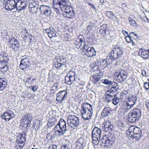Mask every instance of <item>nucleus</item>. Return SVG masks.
I'll use <instances>...</instances> for the list:
<instances>
[{
	"label": "nucleus",
	"instance_id": "obj_1",
	"mask_svg": "<svg viewBox=\"0 0 149 149\" xmlns=\"http://www.w3.org/2000/svg\"><path fill=\"white\" fill-rule=\"evenodd\" d=\"M69 3L68 0H53V8L57 13L60 14Z\"/></svg>",
	"mask_w": 149,
	"mask_h": 149
},
{
	"label": "nucleus",
	"instance_id": "obj_2",
	"mask_svg": "<svg viewBox=\"0 0 149 149\" xmlns=\"http://www.w3.org/2000/svg\"><path fill=\"white\" fill-rule=\"evenodd\" d=\"M55 130L58 133V135L62 136L69 130V127L68 126H67L65 121L63 119H61L58 124L55 126Z\"/></svg>",
	"mask_w": 149,
	"mask_h": 149
},
{
	"label": "nucleus",
	"instance_id": "obj_3",
	"mask_svg": "<svg viewBox=\"0 0 149 149\" xmlns=\"http://www.w3.org/2000/svg\"><path fill=\"white\" fill-rule=\"evenodd\" d=\"M123 54L122 49L120 47L114 48L109 54L107 58L115 61L116 60L121 58Z\"/></svg>",
	"mask_w": 149,
	"mask_h": 149
},
{
	"label": "nucleus",
	"instance_id": "obj_4",
	"mask_svg": "<svg viewBox=\"0 0 149 149\" xmlns=\"http://www.w3.org/2000/svg\"><path fill=\"white\" fill-rule=\"evenodd\" d=\"M128 135L130 136L132 139H139L141 136V130L138 127L134 126H131L127 132Z\"/></svg>",
	"mask_w": 149,
	"mask_h": 149
},
{
	"label": "nucleus",
	"instance_id": "obj_5",
	"mask_svg": "<svg viewBox=\"0 0 149 149\" xmlns=\"http://www.w3.org/2000/svg\"><path fill=\"white\" fill-rule=\"evenodd\" d=\"M101 130L97 127H95L92 131V137L93 144L97 145L99 143L101 136Z\"/></svg>",
	"mask_w": 149,
	"mask_h": 149
},
{
	"label": "nucleus",
	"instance_id": "obj_6",
	"mask_svg": "<svg viewBox=\"0 0 149 149\" xmlns=\"http://www.w3.org/2000/svg\"><path fill=\"white\" fill-rule=\"evenodd\" d=\"M67 123L68 125L71 127L74 128L78 127L79 125V120L76 116L70 115L67 118Z\"/></svg>",
	"mask_w": 149,
	"mask_h": 149
},
{
	"label": "nucleus",
	"instance_id": "obj_7",
	"mask_svg": "<svg viewBox=\"0 0 149 149\" xmlns=\"http://www.w3.org/2000/svg\"><path fill=\"white\" fill-rule=\"evenodd\" d=\"M83 48L84 52V54L87 57H92L96 54L95 50L93 47H90L88 46V44H84Z\"/></svg>",
	"mask_w": 149,
	"mask_h": 149
},
{
	"label": "nucleus",
	"instance_id": "obj_8",
	"mask_svg": "<svg viewBox=\"0 0 149 149\" xmlns=\"http://www.w3.org/2000/svg\"><path fill=\"white\" fill-rule=\"evenodd\" d=\"M118 72H115L117 76V81L120 83L124 82L127 79L128 75L127 72L124 70H121L117 74Z\"/></svg>",
	"mask_w": 149,
	"mask_h": 149
},
{
	"label": "nucleus",
	"instance_id": "obj_9",
	"mask_svg": "<svg viewBox=\"0 0 149 149\" xmlns=\"http://www.w3.org/2000/svg\"><path fill=\"white\" fill-rule=\"evenodd\" d=\"M69 4L65 7V9L63 10H65V11L63 13V16L69 19L72 18L74 17L75 13L72 9V8L69 6Z\"/></svg>",
	"mask_w": 149,
	"mask_h": 149
},
{
	"label": "nucleus",
	"instance_id": "obj_10",
	"mask_svg": "<svg viewBox=\"0 0 149 149\" xmlns=\"http://www.w3.org/2000/svg\"><path fill=\"white\" fill-rule=\"evenodd\" d=\"M3 3L5 5L6 9L11 10L16 8V1L15 0H4Z\"/></svg>",
	"mask_w": 149,
	"mask_h": 149
},
{
	"label": "nucleus",
	"instance_id": "obj_11",
	"mask_svg": "<svg viewBox=\"0 0 149 149\" xmlns=\"http://www.w3.org/2000/svg\"><path fill=\"white\" fill-rule=\"evenodd\" d=\"M31 59L29 57H26L22 59L19 65V68L22 70H26V68L28 67L31 64Z\"/></svg>",
	"mask_w": 149,
	"mask_h": 149
},
{
	"label": "nucleus",
	"instance_id": "obj_12",
	"mask_svg": "<svg viewBox=\"0 0 149 149\" xmlns=\"http://www.w3.org/2000/svg\"><path fill=\"white\" fill-rule=\"evenodd\" d=\"M14 116L13 112L10 110H7L6 112L2 113L1 115V118L6 121H8L12 119Z\"/></svg>",
	"mask_w": 149,
	"mask_h": 149
},
{
	"label": "nucleus",
	"instance_id": "obj_13",
	"mask_svg": "<svg viewBox=\"0 0 149 149\" xmlns=\"http://www.w3.org/2000/svg\"><path fill=\"white\" fill-rule=\"evenodd\" d=\"M39 10L41 14H44L47 16H49L51 15V9L49 6L44 5L40 6Z\"/></svg>",
	"mask_w": 149,
	"mask_h": 149
},
{
	"label": "nucleus",
	"instance_id": "obj_14",
	"mask_svg": "<svg viewBox=\"0 0 149 149\" xmlns=\"http://www.w3.org/2000/svg\"><path fill=\"white\" fill-rule=\"evenodd\" d=\"M67 95V93L65 90L59 92L56 95V100L57 103H59L63 102Z\"/></svg>",
	"mask_w": 149,
	"mask_h": 149
},
{
	"label": "nucleus",
	"instance_id": "obj_15",
	"mask_svg": "<svg viewBox=\"0 0 149 149\" xmlns=\"http://www.w3.org/2000/svg\"><path fill=\"white\" fill-rule=\"evenodd\" d=\"M32 118V116L31 114L28 113L25 114L21 120V123L24 125L23 126H25V125L26 127H28V125L30 123Z\"/></svg>",
	"mask_w": 149,
	"mask_h": 149
},
{
	"label": "nucleus",
	"instance_id": "obj_16",
	"mask_svg": "<svg viewBox=\"0 0 149 149\" xmlns=\"http://www.w3.org/2000/svg\"><path fill=\"white\" fill-rule=\"evenodd\" d=\"M27 6L26 3L22 0H17L16 1V8L17 10L21 11L26 8Z\"/></svg>",
	"mask_w": 149,
	"mask_h": 149
},
{
	"label": "nucleus",
	"instance_id": "obj_17",
	"mask_svg": "<svg viewBox=\"0 0 149 149\" xmlns=\"http://www.w3.org/2000/svg\"><path fill=\"white\" fill-rule=\"evenodd\" d=\"M92 113V109H91L90 110H87L86 111H82L81 112L82 117L85 120H88L91 118Z\"/></svg>",
	"mask_w": 149,
	"mask_h": 149
},
{
	"label": "nucleus",
	"instance_id": "obj_18",
	"mask_svg": "<svg viewBox=\"0 0 149 149\" xmlns=\"http://www.w3.org/2000/svg\"><path fill=\"white\" fill-rule=\"evenodd\" d=\"M9 60L8 54L4 52H0V62L7 63Z\"/></svg>",
	"mask_w": 149,
	"mask_h": 149
},
{
	"label": "nucleus",
	"instance_id": "obj_19",
	"mask_svg": "<svg viewBox=\"0 0 149 149\" xmlns=\"http://www.w3.org/2000/svg\"><path fill=\"white\" fill-rule=\"evenodd\" d=\"M137 100L136 96L133 95L129 97L127 99L128 104L131 105V107H133L135 104Z\"/></svg>",
	"mask_w": 149,
	"mask_h": 149
},
{
	"label": "nucleus",
	"instance_id": "obj_20",
	"mask_svg": "<svg viewBox=\"0 0 149 149\" xmlns=\"http://www.w3.org/2000/svg\"><path fill=\"white\" fill-rule=\"evenodd\" d=\"M107 138L106 135H104L102 137L101 141L102 143H104L105 144L104 146H107L108 147H110L112 146L113 144L110 141L107 139Z\"/></svg>",
	"mask_w": 149,
	"mask_h": 149
},
{
	"label": "nucleus",
	"instance_id": "obj_21",
	"mask_svg": "<svg viewBox=\"0 0 149 149\" xmlns=\"http://www.w3.org/2000/svg\"><path fill=\"white\" fill-rule=\"evenodd\" d=\"M7 85V81L4 78H0V91H2Z\"/></svg>",
	"mask_w": 149,
	"mask_h": 149
},
{
	"label": "nucleus",
	"instance_id": "obj_22",
	"mask_svg": "<svg viewBox=\"0 0 149 149\" xmlns=\"http://www.w3.org/2000/svg\"><path fill=\"white\" fill-rule=\"evenodd\" d=\"M131 113L132 114L133 116L136 117L138 120L141 116V111L139 109H135L132 111Z\"/></svg>",
	"mask_w": 149,
	"mask_h": 149
},
{
	"label": "nucleus",
	"instance_id": "obj_23",
	"mask_svg": "<svg viewBox=\"0 0 149 149\" xmlns=\"http://www.w3.org/2000/svg\"><path fill=\"white\" fill-rule=\"evenodd\" d=\"M139 55L144 58H148L149 55L147 51L144 49H140L139 52Z\"/></svg>",
	"mask_w": 149,
	"mask_h": 149
},
{
	"label": "nucleus",
	"instance_id": "obj_24",
	"mask_svg": "<svg viewBox=\"0 0 149 149\" xmlns=\"http://www.w3.org/2000/svg\"><path fill=\"white\" fill-rule=\"evenodd\" d=\"M108 65V63L106 59H103V61L99 63L98 65V67L100 68L99 69L102 70H104L107 67Z\"/></svg>",
	"mask_w": 149,
	"mask_h": 149
},
{
	"label": "nucleus",
	"instance_id": "obj_25",
	"mask_svg": "<svg viewBox=\"0 0 149 149\" xmlns=\"http://www.w3.org/2000/svg\"><path fill=\"white\" fill-rule=\"evenodd\" d=\"M127 119L129 122L132 123L135 122L136 120H138L136 117L133 116V115L131 112L129 113Z\"/></svg>",
	"mask_w": 149,
	"mask_h": 149
},
{
	"label": "nucleus",
	"instance_id": "obj_26",
	"mask_svg": "<svg viewBox=\"0 0 149 149\" xmlns=\"http://www.w3.org/2000/svg\"><path fill=\"white\" fill-rule=\"evenodd\" d=\"M111 109L109 107L105 108L103 110L101 115L104 116H109L111 114Z\"/></svg>",
	"mask_w": 149,
	"mask_h": 149
},
{
	"label": "nucleus",
	"instance_id": "obj_27",
	"mask_svg": "<svg viewBox=\"0 0 149 149\" xmlns=\"http://www.w3.org/2000/svg\"><path fill=\"white\" fill-rule=\"evenodd\" d=\"M26 141V138L24 137H23L22 134H20L17 137V142L22 144H24Z\"/></svg>",
	"mask_w": 149,
	"mask_h": 149
},
{
	"label": "nucleus",
	"instance_id": "obj_28",
	"mask_svg": "<svg viewBox=\"0 0 149 149\" xmlns=\"http://www.w3.org/2000/svg\"><path fill=\"white\" fill-rule=\"evenodd\" d=\"M92 105L87 103H84L81 106L82 111H86L87 110H90L92 108Z\"/></svg>",
	"mask_w": 149,
	"mask_h": 149
},
{
	"label": "nucleus",
	"instance_id": "obj_29",
	"mask_svg": "<svg viewBox=\"0 0 149 149\" xmlns=\"http://www.w3.org/2000/svg\"><path fill=\"white\" fill-rule=\"evenodd\" d=\"M106 137L107 138V139L109 140L113 144L114 143L116 139V137L114 134L109 133L107 135H106Z\"/></svg>",
	"mask_w": 149,
	"mask_h": 149
},
{
	"label": "nucleus",
	"instance_id": "obj_30",
	"mask_svg": "<svg viewBox=\"0 0 149 149\" xmlns=\"http://www.w3.org/2000/svg\"><path fill=\"white\" fill-rule=\"evenodd\" d=\"M75 73L73 71H70L69 72L68 75H69L70 78V81L71 83V84L75 81Z\"/></svg>",
	"mask_w": 149,
	"mask_h": 149
},
{
	"label": "nucleus",
	"instance_id": "obj_31",
	"mask_svg": "<svg viewBox=\"0 0 149 149\" xmlns=\"http://www.w3.org/2000/svg\"><path fill=\"white\" fill-rule=\"evenodd\" d=\"M0 68L3 72H6L8 70L9 67L4 63H1L0 64Z\"/></svg>",
	"mask_w": 149,
	"mask_h": 149
},
{
	"label": "nucleus",
	"instance_id": "obj_32",
	"mask_svg": "<svg viewBox=\"0 0 149 149\" xmlns=\"http://www.w3.org/2000/svg\"><path fill=\"white\" fill-rule=\"evenodd\" d=\"M58 60L62 66L65 65L67 63V59L64 56L61 57Z\"/></svg>",
	"mask_w": 149,
	"mask_h": 149
},
{
	"label": "nucleus",
	"instance_id": "obj_33",
	"mask_svg": "<svg viewBox=\"0 0 149 149\" xmlns=\"http://www.w3.org/2000/svg\"><path fill=\"white\" fill-rule=\"evenodd\" d=\"M120 98L117 96L116 94H114L113 99L112 100L113 104L115 105H117L120 102Z\"/></svg>",
	"mask_w": 149,
	"mask_h": 149
},
{
	"label": "nucleus",
	"instance_id": "obj_34",
	"mask_svg": "<svg viewBox=\"0 0 149 149\" xmlns=\"http://www.w3.org/2000/svg\"><path fill=\"white\" fill-rule=\"evenodd\" d=\"M105 14L107 17L111 19H114L116 18L115 16L111 11H106Z\"/></svg>",
	"mask_w": 149,
	"mask_h": 149
},
{
	"label": "nucleus",
	"instance_id": "obj_35",
	"mask_svg": "<svg viewBox=\"0 0 149 149\" xmlns=\"http://www.w3.org/2000/svg\"><path fill=\"white\" fill-rule=\"evenodd\" d=\"M33 2H30L29 4V8H34L35 7H38V5L37 4L38 2L36 0H33Z\"/></svg>",
	"mask_w": 149,
	"mask_h": 149
},
{
	"label": "nucleus",
	"instance_id": "obj_36",
	"mask_svg": "<svg viewBox=\"0 0 149 149\" xmlns=\"http://www.w3.org/2000/svg\"><path fill=\"white\" fill-rule=\"evenodd\" d=\"M102 77V76L100 75H97L96 76H95L93 77V82L94 84H97L99 81L100 80V79Z\"/></svg>",
	"mask_w": 149,
	"mask_h": 149
},
{
	"label": "nucleus",
	"instance_id": "obj_37",
	"mask_svg": "<svg viewBox=\"0 0 149 149\" xmlns=\"http://www.w3.org/2000/svg\"><path fill=\"white\" fill-rule=\"evenodd\" d=\"M62 65H61L60 62L58 60L57 61H54L53 63V68H56L57 69H58L60 68L62 66Z\"/></svg>",
	"mask_w": 149,
	"mask_h": 149
},
{
	"label": "nucleus",
	"instance_id": "obj_38",
	"mask_svg": "<svg viewBox=\"0 0 149 149\" xmlns=\"http://www.w3.org/2000/svg\"><path fill=\"white\" fill-rule=\"evenodd\" d=\"M21 37L23 39H25L27 36H28L29 34L26 30H23L20 33Z\"/></svg>",
	"mask_w": 149,
	"mask_h": 149
},
{
	"label": "nucleus",
	"instance_id": "obj_39",
	"mask_svg": "<svg viewBox=\"0 0 149 149\" xmlns=\"http://www.w3.org/2000/svg\"><path fill=\"white\" fill-rule=\"evenodd\" d=\"M38 7H35L34 8H29V11L32 14L36 13L38 12Z\"/></svg>",
	"mask_w": 149,
	"mask_h": 149
},
{
	"label": "nucleus",
	"instance_id": "obj_40",
	"mask_svg": "<svg viewBox=\"0 0 149 149\" xmlns=\"http://www.w3.org/2000/svg\"><path fill=\"white\" fill-rule=\"evenodd\" d=\"M105 96L108 102H110L111 101H112L113 98L114 96V95H107L105 94Z\"/></svg>",
	"mask_w": 149,
	"mask_h": 149
},
{
	"label": "nucleus",
	"instance_id": "obj_41",
	"mask_svg": "<svg viewBox=\"0 0 149 149\" xmlns=\"http://www.w3.org/2000/svg\"><path fill=\"white\" fill-rule=\"evenodd\" d=\"M101 81L103 84L108 85H111L112 81H110L108 79H102L101 80Z\"/></svg>",
	"mask_w": 149,
	"mask_h": 149
},
{
	"label": "nucleus",
	"instance_id": "obj_42",
	"mask_svg": "<svg viewBox=\"0 0 149 149\" xmlns=\"http://www.w3.org/2000/svg\"><path fill=\"white\" fill-rule=\"evenodd\" d=\"M103 127H104V128H103V130L106 132L111 131L113 128V126H111L109 127L104 126Z\"/></svg>",
	"mask_w": 149,
	"mask_h": 149
},
{
	"label": "nucleus",
	"instance_id": "obj_43",
	"mask_svg": "<svg viewBox=\"0 0 149 149\" xmlns=\"http://www.w3.org/2000/svg\"><path fill=\"white\" fill-rule=\"evenodd\" d=\"M10 48H12L14 51L16 50L19 48V44L10 45Z\"/></svg>",
	"mask_w": 149,
	"mask_h": 149
},
{
	"label": "nucleus",
	"instance_id": "obj_44",
	"mask_svg": "<svg viewBox=\"0 0 149 149\" xmlns=\"http://www.w3.org/2000/svg\"><path fill=\"white\" fill-rule=\"evenodd\" d=\"M54 138V136L50 133L48 134L47 136V138L50 141L53 140Z\"/></svg>",
	"mask_w": 149,
	"mask_h": 149
},
{
	"label": "nucleus",
	"instance_id": "obj_45",
	"mask_svg": "<svg viewBox=\"0 0 149 149\" xmlns=\"http://www.w3.org/2000/svg\"><path fill=\"white\" fill-rule=\"evenodd\" d=\"M65 81L66 83L70 85L71 84V83L70 81V78L69 75H67L65 76Z\"/></svg>",
	"mask_w": 149,
	"mask_h": 149
},
{
	"label": "nucleus",
	"instance_id": "obj_46",
	"mask_svg": "<svg viewBox=\"0 0 149 149\" xmlns=\"http://www.w3.org/2000/svg\"><path fill=\"white\" fill-rule=\"evenodd\" d=\"M127 93V92L125 91L121 92L120 93V98L123 99L127 97L126 94Z\"/></svg>",
	"mask_w": 149,
	"mask_h": 149
},
{
	"label": "nucleus",
	"instance_id": "obj_47",
	"mask_svg": "<svg viewBox=\"0 0 149 149\" xmlns=\"http://www.w3.org/2000/svg\"><path fill=\"white\" fill-rule=\"evenodd\" d=\"M115 92H116L115 90H111V89H110L108 91L106 92L105 94L114 95L113 94Z\"/></svg>",
	"mask_w": 149,
	"mask_h": 149
},
{
	"label": "nucleus",
	"instance_id": "obj_48",
	"mask_svg": "<svg viewBox=\"0 0 149 149\" xmlns=\"http://www.w3.org/2000/svg\"><path fill=\"white\" fill-rule=\"evenodd\" d=\"M129 20L130 21V24L131 26H135L136 25V22L134 20H132L131 18L129 17Z\"/></svg>",
	"mask_w": 149,
	"mask_h": 149
},
{
	"label": "nucleus",
	"instance_id": "obj_49",
	"mask_svg": "<svg viewBox=\"0 0 149 149\" xmlns=\"http://www.w3.org/2000/svg\"><path fill=\"white\" fill-rule=\"evenodd\" d=\"M56 34L55 33V31H53V30L48 35L49 36L50 38H52L53 37H56Z\"/></svg>",
	"mask_w": 149,
	"mask_h": 149
},
{
	"label": "nucleus",
	"instance_id": "obj_50",
	"mask_svg": "<svg viewBox=\"0 0 149 149\" xmlns=\"http://www.w3.org/2000/svg\"><path fill=\"white\" fill-rule=\"evenodd\" d=\"M74 44L76 45V46L77 48H81V46L82 45V44L81 43H79V42H78L77 41H75L74 43Z\"/></svg>",
	"mask_w": 149,
	"mask_h": 149
},
{
	"label": "nucleus",
	"instance_id": "obj_51",
	"mask_svg": "<svg viewBox=\"0 0 149 149\" xmlns=\"http://www.w3.org/2000/svg\"><path fill=\"white\" fill-rule=\"evenodd\" d=\"M148 83L144 82V86L146 90L149 88V79H148Z\"/></svg>",
	"mask_w": 149,
	"mask_h": 149
},
{
	"label": "nucleus",
	"instance_id": "obj_52",
	"mask_svg": "<svg viewBox=\"0 0 149 149\" xmlns=\"http://www.w3.org/2000/svg\"><path fill=\"white\" fill-rule=\"evenodd\" d=\"M57 147L56 145H52L49 147L48 149H57Z\"/></svg>",
	"mask_w": 149,
	"mask_h": 149
},
{
	"label": "nucleus",
	"instance_id": "obj_53",
	"mask_svg": "<svg viewBox=\"0 0 149 149\" xmlns=\"http://www.w3.org/2000/svg\"><path fill=\"white\" fill-rule=\"evenodd\" d=\"M111 126H113L111 124V123H110V122L109 121H107L106 122L105 124H104V126H106L107 127H109Z\"/></svg>",
	"mask_w": 149,
	"mask_h": 149
},
{
	"label": "nucleus",
	"instance_id": "obj_54",
	"mask_svg": "<svg viewBox=\"0 0 149 149\" xmlns=\"http://www.w3.org/2000/svg\"><path fill=\"white\" fill-rule=\"evenodd\" d=\"M53 30V29L51 27L47 29H46V32L48 34V35L51 32H52V30Z\"/></svg>",
	"mask_w": 149,
	"mask_h": 149
},
{
	"label": "nucleus",
	"instance_id": "obj_55",
	"mask_svg": "<svg viewBox=\"0 0 149 149\" xmlns=\"http://www.w3.org/2000/svg\"><path fill=\"white\" fill-rule=\"evenodd\" d=\"M125 39L127 42L128 43L131 42V40H130V36H126L125 37Z\"/></svg>",
	"mask_w": 149,
	"mask_h": 149
},
{
	"label": "nucleus",
	"instance_id": "obj_56",
	"mask_svg": "<svg viewBox=\"0 0 149 149\" xmlns=\"http://www.w3.org/2000/svg\"><path fill=\"white\" fill-rule=\"evenodd\" d=\"M88 4L89 6H90L91 8L94 9L96 10V8L95 7L94 5L93 4L91 3H88Z\"/></svg>",
	"mask_w": 149,
	"mask_h": 149
},
{
	"label": "nucleus",
	"instance_id": "obj_57",
	"mask_svg": "<svg viewBox=\"0 0 149 149\" xmlns=\"http://www.w3.org/2000/svg\"><path fill=\"white\" fill-rule=\"evenodd\" d=\"M127 81L129 84H131L133 82V80L132 78H129Z\"/></svg>",
	"mask_w": 149,
	"mask_h": 149
},
{
	"label": "nucleus",
	"instance_id": "obj_58",
	"mask_svg": "<svg viewBox=\"0 0 149 149\" xmlns=\"http://www.w3.org/2000/svg\"><path fill=\"white\" fill-rule=\"evenodd\" d=\"M142 19L145 22H148L149 21V19L146 16L143 17Z\"/></svg>",
	"mask_w": 149,
	"mask_h": 149
},
{
	"label": "nucleus",
	"instance_id": "obj_59",
	"mask_svg": "<svg viewBox=\"0 0 149 149\" xmlns=\"http://www.w3.org/2000/svg\"><path fill=\"white\" fill-rule=\"evenodd\" d=\"M7 33H8L6 31H4L1 33V35L3 36H6L7 35Z\"/></svg>",
	"mask_w": 149,
	"mask_h": 149
},
{
	"label": "nucleus",
	"instance_id": "obj_60",
	"mask_svg": "<svg viewBox=\"0 0 149 149\" xmlns=\"http://www.w3.org/2000/svg\"><path fill=\"white\" fill-rule=\"evenodd\" d=\"M37 86H33L32 87L31 89L34 92H35L37 90Z\"/></svg>",
	"mask_w": 149,
	"mask_h": 149
},
{
	"label": "nucleus",
	"instance_id": "obj_61",
	"mask_svg": "<svg viewBox=\"0 0 149 149\" xmlns=\"http://www.w3.org/2000/svg\"><path fill=\"white\" fill-rule=\"evenodd\" d=\"M118 89V88L117 87L113 86L110 89H111V90H115V92H116Z\"/></svg>",
	"mask_w": 149,
	"mask_h": 149
},
{
	"label": "nucleus",
	"instance_id": "obj_62",
	"mask_svg": "<svg viewBox=\"0 0 149 149\" xmlns=\"http://www.w3.org/2000/svg\"><path fill=\"white\" fill-rule=\"evenodd\" d=\"M16 39L14 38L13 37H11V38H10L9 40V42L11 43L13 42V41Z\"/></svg>",
	"mask_w": 149,
	"mask_h": 149
},
{
	"label": "nucleus",
	"instance_id": "obj_63",
	"mask_svg": "<svg viewBox=\"0 0 149 149\" xmlns=\"http://www.w3.org/2000/svg\"><path fill=\"white\" fill-rule=\"evenodd\" d=\"M60 149H68V148L66 145H64L62 146Z\"/></svg>",
	"mask_w": 149,
	"mask_h": 149
},
{
	"label": "nucleus",
	"instance_id": "obj_64",
	"mask_svg": "<svg viewBox=\"0 0 149 149\" xmlns=\"http://www.w3.org/2000/svg\"><path fill=\"white\" fill-rule=\"evenodd\" d=\"M21 145H19L17 146V149H22V148L23 147V146L24 145V144H22Z\"/></svg>",
	"mask_w": 149,
	"mask_h": 149
}]
</instances>
